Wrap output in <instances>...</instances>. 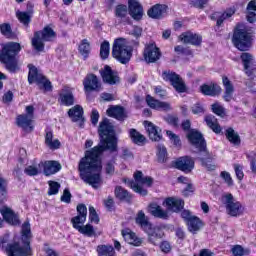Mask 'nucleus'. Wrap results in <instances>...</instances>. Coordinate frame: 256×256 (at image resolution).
I'll return each instance as SVG.
<instances>
[{"instance_id":"5701e85b","label":"nucleus","mask_w":256,"mask_h":256,"mask_svg":"<svg viewBox=\"0 0 256 256\" xmlns=\"http://www.w3.org/2000/svg\"><path fill=\"white\" fill-rule=\"evenodd\" d=\"M59 99L61 104L65 105L66 107H71V105L75 104V96H73V90L67 86L62 89V92L59 94Z\"/></svg>"},{"instance_id":"e2e57ef3","label":"nucleus","mask_w":256,"mask_h":256,"mask_svg":"<svg viewBox=\"0 0 256 256\" xmlns=\"http://www.w3.org/2000/svg\"><path fill=\"white\" fill-rule=\"evenodd\" d=\"M192 113L194 115H203L205 113V108L203 107V104L196 103L192 106Z\"/></svg>"},{"instance_id":"2f4dec72","label":"nucleus","mask_w":256,"mask_h":256,"mask_svg":"<svg viewBox=\"0 0 256 256\" xmlns=\"http://www.w3.org/2000/svg\"><path fill=\"white\" fill-rule=\"evenodd\" d=\"M149 211L153 217L157 219H169V213L159 206L157 203H152L149 205Z\"/></svg>"},{"instance_id":"473e14b6","label":"nucleus","mask_w":256,"mask_h":256,"mask_svg":"<svg viewBox=\"0 0 256 256\" xmlns=\"http://www.w3.org/2000/svg\"><path fill=\"white\" fill-rule=\"evenodd\" d=\"M165 9H167V6L156 4L148 10V17H151V19H161L165 13Z\"/></svg>"},{"instance_id":"4be33fe9","label":"nucleus","mask_w":256,"mask_h":256,"mask_svg":"<svg viewBox=\"0 0 256 256\" xmlns=\"http://www.w3.org/2000/svg\"><path fill=\"white\" fill-rule=\"evenodd\" d=\"M144 233H147L149 243L155 246L159 245V239H163V231L157 227L151 226Z\"/></svg>"},{"instance_id":"6e6552de","label":"nucleus","mask_w":256,"mask_h":256,"mask_svg":"<svg viewBox=\"0 0 256 256\" xmlns=\"http://www.w3.org/2000/svg\"><path fill=\"white\" fill-rule=\"evenodd\" d=\"M133 53L129 50L127 42L123 38H117L112 47V57L122 63V65H127L131 61Z\"/></svg>"},{"instance_id":"c756f323","label":"nucleus","mask_w":256,"mask_h":256,"mask_svg":"<svg viewBox=\"0 0 256 256\" xmlns=\"http://www.w3.org/2000/svg\"><path fill=\"white\" fill-rule=\"evenodd\" d=\"M114 194L116 199H118L119 201H124V203H131L133 199V195H131L129 191L121 186H116Z\"/></svg>"},{"instance_id":"f704fd0d","label":"nucleus","mask_w":256,"mask_h":256,"mask_svg":"<svg viewBox=\"0 0 256 256\" xmlns=\"http://www.w3.org/2000/svg\"><path fill=\"white\" fill-rule=\"evenodd\" d=\"M135 221H136V224L139 225L141 229H143L144 231H146V229L153 226V224L149 222V218L145 215V212H143V210H140L137 213Z\"/></svg>"},{"instance_id":"bf43d9fd","label":"nucleus","mask_w":256,"mask_h":256,"mask_svg":"<svg viewBox=\"0 0 256 256\" xmlns=\"http://www.w3.org/2000/svg\"><path fill=\"white\" fill-rule=\"evenodd\" d=\"M212 111L215 113V115H218V117L225 116V108L218 103L212 104Z\"/></svg>"},{"instance_id":"aec40b11","label":"nucleus","mask_w":256,"mask_h":256,"mask_svg":"<svg viewBox=\"0 0 256 256\" xmlns=\"http://www.w3.org/2000/svg\"><path fill=\"white\" fill-rule=\"evenodd\" d=\"M165 204L168 211H172L173 213H180L185 207V201H183V199L173 197L167 198Z\"/></svg>"},{"instance_id":"0e129e2a","label":"nucleus","mask_w":256,"mask_h":256,"mask_svg":"<svg viewBox=\"0 0 256 256\" xmlns=\"http://www.w3.org/2000/svg\"><path fill=\"white\" fill-rule=\"evenodd\" d=\"M231 251H232V254L234 256H243V255H245V249L241 245L233 246Z\"/></svg>"},{"instance_id":"412c9836","label":"nucleus","mask_w":256,"mask_h":256,"mask_svg":"<svg viewBox=\"0 0 256 256\" xmlns=\"http://www.w3.org/2000/svg\"><path fill=\"white\" fill-rule=\"evenodd\" d=\"M108 117H113L117 121H124L127 119V113H125V108L123 106H111L106 111Z\"/></svg>"},{"instance_id":"338daca9","label":"nucleus","mask_w":256,"mask_h":256,"mask_svg":"<svg viewBox=\"0 0 256 256\" xmlns=\"http://www.w3.org/2000/svg\"><path fill=\"white\" fill-rule=\"evenodd\" d=\"M0 195L5 197L7 195V180L0 176Z\"/></svg>"},{"instance_id":"cd10ccee","label":"nucleus","mask_w":256,"mask_h":256,"mask_svg":"<svg viewBox=\"0 0 256 256\" xmlns=\"http://www.w3.org/2000/svg\"><path fill=\"white\" fill-rule=\"evenodd\" d=\"M29 72H28V83L30 85H33V83H42L43 81V74L39 73V70L37 67H35L33 64H29Z\"/></svg>"},{"instance_id":"13d9d810","label":"nucleus","mask_w":256,"mask_h":256,"mask_svg":"<svg viewBox=\"0 0 256 256\" xmlns=\"http://www.w3.org/2000/svg\"><path fill=\"white\" fill-rule=\"evenodd\" d=\"M142 33L143 29H141V27H134L132 30V35L136 40H132L133 45H139V37H141Z\"/></svg>"},{"instance_id":"79ce46f5","label":"nucleus","mask_w":256,"mask_h":256,"mask_svg":"<svg viewBox=\"0 0 256 256\" xmlns=\"http://www.w3.org/2000/svg\"><path fill=\"white\" fill-rule=\"evenodd\" d=\"M78 51L84 57V59H87V57H89V53H91V44H89V41L87 39H83L81 41Z\"/></svg>"},{"instance_id":"8fccbe9b","label":"nucleus","mask_w":256,"mask_h":256,"mask_svg":"<svg viewBox=\"0 0 256 256\" xmlns=\"http://www.w3.org/2000/svg\"><path fill=\"white\" fill-rule=\"evenodd\" d=\"M48 185H49L48 195H57V193H59V189H61V184H59V182L50 180L48 181Z\"/></svg>"},{"instance_id":"a211bd4d","label":"nucleus","mask_w":256,"mask_h":256,"mask_svg":"<svg viewBox=\"0 0 256 256\" xmlns=\"http://www.w3.org/2000/svg\"><path fill=\"white\" fill-rule=\"evenodd\" d=\"M144 127L151 141H161V139H163V135H161V128L153 124V122L144 121Z\"/></svg>"},{"instance_id":"c03bdc74","label":"nucleus","mask_w":256,"mask_h":256,"mask_svg":"<svg viewBox=\"0 0 256 256\" xmlns=\"http://www.w3.org/2000/svg\"><path fill=\"white\" fill-rule=\"evenodd\" d=\"M0 31L4 37H7V39H13L15 35L13 34V30L11 29V24L9 23H3L0 25Z\"/></svg>"},{"instance_id":"2eb2a0df","label":"nucleus","mask_w":256,"mask_h":256,"mask_svg":"<svg viewBox=\"0 0 256 256\" xmlns=\"http://www.w3.org/2000/svg\"><path fill=\"white\" fill-rule=\"evenodd\" d=\"M100 75L102 81L108 85H117L119 83V75L109 65H105L104 69L100 70Z\"/></svg>"},{"instance_id":"58836bf2","label":"nucleus","mask_w":256,"mask_h":256,"mask_svg":"<svg viewBox=\"0 0 256 256\" xmlns=\"http://www.w3.org/2000/svg\"><path fill=\"white\" fill-rule=\"evenodd\" d=\"M45 143L49 149H59L61 147V142L59 139L53 140V132L47 131L45 136Z\"/></svg>"},{"instance_id":"423d86ee","label":"nucleus","mask_w":256,"mask_h":256,"mask_svg":"<svg viewBox=\"0 0 256 256\" xmlns=\"http://www.w3.org/2000/svg\"><path fill=\"white\" fill-rule=\"evenodd\" d=\"M128 11L135 21H141V19H143V6H141L137 0H128V8L127 5H117L115 8V16L120 19H125Z\"/></svg>"},{"instance_id":"39448f33","label":"nucleus","mask_w":256,"mask_h":256,"mask_svg":"<svg viewBox=\"0 0 256 256\" xmlns=\"http://www.w3.org/2000/svg\"><path fill=\"white\" fill-rule=\"evenodd\" d=\"M57 40V32L50 26H45L42 30L34 32L31 40L32 47L38 53L45 51V43H54Z\"/></svg>"},{"instance_id":"37998d69","label":"nucleus","mask_w":256,"mask_h":256,"mask_svg":"<svg viewBox=\"0 0 256 256\" xmlns=\"http://www.w3.org/2000/svg\"><path fill=\"white\" fill-rule=\"evenodd\" d=\"M77 231L80 232L81 235H85V237H95V235H97L91 224L80 226Z\"/></svg>"},{"instance_id":"3c124183","label":"nucleus","mask_w":256,"mask_h":256,"mask_svg":"<svg viewBox=\"0 0 256 256\" xmlns=\"http://www.w3.org/2000/svg\"><path fill=\"white\" fill-rule=\"evenodd\" d=\"M210 19H212V21H216V25L218 27H221V25H223V21H225V19H227V17L225 16V14H221L219 12H214L210 16Z\"/></svg>"},{"instance_id":"e433bc0d","label":"nucleus","mask_w":256,"mask_h":256,"mask_svg":"<svg viewBox=\"0 0 256 256\" xmlns=\"http://www.w3.org/2000/svg\"><path fill=\"white\" fill-rule=\"evenodd\" d=\"M122 236L126 243H129V245L139 247L141 243H143V240H141V238H138L137 235L133 232H122Z\"/></svg>"},{"instance_id":"6e6d98bb","label":"nucleus","mask_w":256,"mask_h":256,"mask_svg":"<svg viewBox=\"0 0 256 256\" xmlns=\"http://www.w3.org/2000/svg\"><path fill=\"white\" fill-rule=\"evenodd\" d=\"M247 159L250 161V169L256 175V153L250 152L247 154Z\"/></svg>"},{"instance_id":"f3484780","label":"nucleus","mask_w":256,"mask_h":256,"mask_svg":"<svg viewBox=\"0 0 256 256\" xmlns=\"http://www.w3.org/2000/svg\"><path fill=\"white\" fill-rule=\"evenodd\" d=\"M16 125L17 127H20L24 133H32L34 129L33 118L23 114H20L16 117Z\"/></svg>"},{"instance_id":"4c0bfd02","label":"nucleus","mask_w":256,"mask_h":256,"mask_svg":"<svg viewBox=\"0 0 256 256\" xmlns=\"http://www.w3.org/2000/svg\"><path fill=\"white\" fill-rule=\"evenodd\" d=\"M129 137L132 139V142L135 143V145H143L146 141L145 136L139 133V131H137L135 128H131L129 130Z\"/></svg>"},{"instance_id":"c85d7f7f","label":"nucleus","mask_w":256,"mask_h":256,"mask_svg":"<svg viewBox=\"0 0 256 256\" xmlns=\"http://www.w3.org/2000/svg\"><path fill=\"white\" fill-rule=\"evenodd\" d=\"M222 83L225 88L223 99H224V101L229 103V101H231L233 99V93L235 91V88L233 87L231 80H229V78L227 76H223Z\"/></svg>"},{"instance_id":"bb28decb","label":"nucleus","mask_w":256,"mask_h":256,"mask_svg":"<svg viewBox=\"0 0 256 256\" xmlns=\"http://www.w3.org/2000/svg\"><path fill=\"white\" fill-rule=\"evenodd\" d=\"M240 59L244 65L245 73L248 77H251V75H253V55H251L249 52H243L240 56Z\"/></svg>"},{"instance_id":"9d476101","label":"nucleus","mask_w":256,"mask_h":256,"mask_svg":"<svg viewBox=\"0 0 256 256\" xmlns=\"http://www.w3.org/2000/svg\"><path fill=\"white\" fill-rule=\"evenodd\" d=\"M162 79L168 81L177 93H185L187 91L185 81H183V78L176 72L165 70L162 72Z\"/></svg>"},{"instance_id":"680f3d73","label":"nucleus","mask_w":256,"mask_h":256,"mask_svg":"<svg viewBox=\"0 0 256 256\" xmlns=\"http://www.w3.org/2000/svg\"><path fill=\"white\" fill-rule=\"evenodd\" d=\"M220 177L225 181V183L231 187L233 185V178H231V174L227 171H222L220 173Z\"/></svg>"},{"instance_id":"393cba45","label":"nucleus","mask_w":256,"mask_h":256,"mask_svg":"<svg viewBox=\"0 0 256 256\" xmlns=\"http://www.w3.org/2000/svg\"><path fill=\"white\" fill-rule=\"evenodd\" d=\"M43 171L46 177L55 175V173H59V171H61V164L55 160L45 161L43 163Z\"/></svg>"},{"instance_id":"72a5a7b5","label":"nucleus","mask_w":256,"mask_h":256,"mask_svg":"<svg viewBox=\"0 0 256 256\" xmlns=\"http://www.w3.org/2000/svg\"><path fill=\"white\" fill-rule=\"evenodd\" d=\"M187 223L188 231L193 235H196L198 231H201L203 227V221L197 216H193Z\"/></svg>"},{"instance_id":"6ab92c4d","label":"nucleus","mask_w":256,"mask_h":256,"mask_svg":"<svg viewBox=\"0 0 256 256\" xmlns=\"http://www.w3.org/2000/svg\"><path fill=\"white\" fill-rule=\"evenodd\" d=\"M146 103L151 109H156V111H171V104L169 102H161L151 95L146 96Z\"/></svg>"},{"instance_id":"603ef678","label":"nucleus","mask_w":256,"mask_h":256,"mask_svg":"<svg viewBox=\"0 0 256 256\" xmlns=\"http://www.w3.org/2000/svg\"><path fill=\"white\" fill-rule=\"evenodd\" d=\"M17 17L20 23H23V25H26V27H28L29 23H31V15H29L28 12H19Z\"/></svg>"},{"instance_id":"a878e982","label":"nucleus","mask_w":256,"mask_h":256,"mask_svg":"<svg viewBox=\"0 0 256 256\" xmlns=\"http://www.w3.org/2000/svg\"><path fill=\"white\" fill-rule=\"evenodd\" d=\"M180 39L181 41H183V43H189L190 45H196V47H198V45H201V43L203 42V38L201 36H199L198 34H194L193 32H184L180 35Z\"/></svg>"},{"instance_id":"de8ad7c7","label":"nucleus","mask_w":256,"mask_h":256,"mask_svg":"<svg viewBox=\"0 0 256 256\" xmlns=\"http://www.w3.org/2000/svg\"><path fill=\"white\" fill-rule=\"evenodd\" d=\"M70 221L73 228L78 230L81 227V225L85 224V221H87V218L78 214L77 216L72 217Z\"/></svg>"},{"instance_id":"0eeeda50","label":"nucleus","mask_w":256,"mask_h":256,"mask_svg":"<svg viewBox=\"0 0 256 256\" xmlns=\"http://www.w3.org/2000/svg\"><path fill=\"white\" fill-rule=\"evenodd\" d=\"M134 179L135 181L129 179H124L123 181L135 193H138V195H141L142 197H146L148 193L147 189L141 187L140 185H147V187H151L153 185V178L150 176H143V172L136 171L134 173Z\"/></svg>"},{"instance_id":"09e8293b","label":"nucleus","mask_w":256,"mask_h":256,"mask_svg":"<svg viewBox=\"0 0 256 256\" xmlns=\"http://www.w3.org/2000/svg\"><path fill=\"white\" fill-rule=\"evenodd\" d=\"M110 45L109 41H104L100 46V57L105 60L109 57Z\"/></svg>"},{"instance_id":"ddd939ff","label":"nucleus","mask_w":256,"mask_h":256,"mask_svg":"<svg viewBox=\"0 0 256 256\" xmlns=\"http://www.w3.org/2000/svg\"><path fill=\"white\" fill-rule=\"evenodd\" d=\"M144 59L146 63H157L161 59V50L155 43L145 46Z\"/></svg>"},{"instance_id":"f8f14e48","label":"nucleus","mask_w":256,"mask_h":256,"mask_svg":"<svg viewBox=\"0 0 256 256\" xmlns=\"http://www.w3.org/2000/svg\"><path fill=\"white\" fill-rule=\"evenodd\" d=\"M223 203L226 205V210L231 217H237L241 213V202H235L233 194H226L223 196Z\"/></svg>"},{"instance_id":"7ed1b4c3","label":"nucleus","mask_w":256,"mask_h":256,"mask_svg":"<svg viewBox=\"0 0 256 256\" xmlns=\"http://www.w3.org/2000/svg\"><path fill=\"white\" fill-rule=\"evenodd\" d=\"M187 139L191 145L195 147L196 151H194V153H197L198 160L201 162L202 167H205L207 171H215V169H217L215 162H213L215 158L213 154L209 153V150H207V142L203 134L199 131L191 130L187 134Z\"/></svg>"},{"instance_id":"a19ab883","label":"nucleus","mask_w":256,"mask_h":256,"mask_svg":"<svg viewBox=\"0 0 256 256\" xmlns=\"http://www.w3.org/2000/svg\"><path fill=\"white\" fill-rule=\"evenodd\" d=\"M96 251L98 256H115V248L111 245H98Z\"/></svg>"},{"instance_id":"69168bd1","label":"nucleus","mask_w":256,"mask_h":256,"mask_svg":"<svg viewBox=\"0 0 256 256\" xmlns=\"http://www.w3.org/2000/svg\"><path fill=\"white\" fill-rule=\"evenodd\" d=\"M175 53H178V55H191L192 52L189 50V48H185L181 45H178L174 48Z\"/></svg>"},{"instance_id":"f257e3e1","label":"nucleus","mask_w":256,"mask_h":256,"mask_svg":"<svg viewBox=\"0 0 256 256\" xmlns=\"http://www.w3.org/2000/svg\"><path fill=\"white\" fill-rule=\"evenodd\" d=\"M98 135L100 137L98 145L87 150L85 156L78 163L80 179L93 187V189H99L103 184V179L101 178V171H103L101 154L105 153V151L110 153L119 151V138L115 134V126L108 118H104L99 123Z\"/></svg>"},{"instance_id":"9b49d317","label":"nucleus","mask_w":256,"mask_h":256,"mask_svg":"<svg viewBox=\"0 0 256 256\" xmlns=\"http://www.w3.org/2000/svg\"><path fill=\"white\" fill-rule=\"evenodd\" d=\"M83 85L86 93H92V91L99 93V91L103 90L101 81L95 74H88L83 81Z\"/></svg>"},{"instance_id":"1a4fd4ad","label":"nucleus","mask_w":256,"mask_h":256,"mask_svg":"<svg viewBox=\"0 0 256 256\" xmlns=\"http://www.w3.org/2000/svg\"><path fill=\"white\" fill-rule=\"evenodd\" d=\"M232 43L239 51H249L251 48V34L243 28V25H238L234 29Z\"/></svg>"},{"instance_id":"052dcab7","label":"nucleus","mask_w":256,"mask_h":256,"mask_svg":"<svg viewBox=\"0 0 256 256\" xmlns=\"http://www.w3.org/2000/svg\"><path fill=\"white\" fill-rule=\"evenodd\" d=\"M37 85H42L44 91H53V85H51V81L47 80L45 76L42 77V82H38Z\"/></svg>"},{"instance_id":"7c9ffc66","label":"nucleus","mask_w":256,"mask_h":256,"mask_svg":"<svg viewBox=\"0 0 256 256\" xmlns=\"http://www.w3.org/2000/svg\"><path fill=\"white\" fill-rule=\"evenodd\" d=\"M1 214L3 216V219H5V221L10 225H19V217H17V215H15V212H13V210H11L10 208H3L1 210Z\"/></svg>"},{"instance_id":"ea45409f","label":"nucleus","mask_w":256,"mask_h":256,"mask_svg":"<svg viewBox=\"0 0 256 256\" xmlns=\"http://www.w3.org/2000/svg\"><path fill=\"white\" fill-rule=\"evenodd\" d=\"M225 136L233 145H241V137L233 128H228L225 132Z\"/></svg>"},{"instance_id":"b1692460","label":"nucleus","mask_w":256,"mask_h":256,"mask_svg":"<svg viewBox=\"0 0 256 256\" xmlns=\"http://www.w3.org/2000/svg\"><path fill=\"white\" fill-rule=\"evenodd\" d=\"M68 116L72 119L74 123L80 121L79 127H83V123H85V118H83V107H81L80 105L72 107L68 111Z\"/></svg>"},{"instance_id":"a18cd8bd","label":"nucleus","mask_w":256,"mask_h":256,"mask_svg":"<svg viewBox=\"0 0 256 256\" xmlns=\"http://www.w3.org/2000/svg\"><path fill=\"white\" fill-rule=\"evenodd\" d=\"M157 156L159 163H165L167 161V148L163 144L157 146Z\"/></svg>"},{"instance_id":"c9c22d12","label":"nucleus","mask_w":256,"mask_h":256,"mask_svg":"<svg viewBox=\"0 0 256 256\" xmlns=\"http://www.w3.org/2000/svg\"><path fill=\"white\" fill-rule=\"evenodd\" d=\"M205 122L210 127L216 135H219L222 133L223 128H221V125L217 122V118L213 115H208L205 117Z\"/></svg>"},{"instance_id":"f03ea898","label":"nucleus","mask_w":256,"mask_h":256,"mask_svg":"<svg viewBox=\"0 0 256 256\" xmlns=\"http://www.w3.org/2000/svg\"><path fill=\"white\" fill-rule=\"evenodd\" d=\"M31 239L33 233L31 232V224L25 221L22 224L20 232V241L7 244V237L0 238V250L4 251L8 256H29L31 255Z\"/></svg>"},{"instance_id":"4468645a","label":"nucleus","mask_w":256,"mask_h":256,"mask_svg":"<svg viewBox=\"0 0 256 256\" xmlns=\"http://www.w3.org/2000/svg\"><path fill=\"white\" fill-rule=\"evenodd\" d=\"M175 167L183 173H191L195 169V160L190 156L180 157L175 161Z\"/></svg>"},{"instance_id":"4d7b16f0","label":"nucleus","mask_w":256,"mask_h":256,"mask_svg":"<svg viewBox=\"0 0 256 256\" xmlns=\"http://www.w3.org/2000/svg\"><path fill=\"white\" fill-rule=\"evenodd\" d=\"M210 0H190V5L196 9H205Z\"/></svg>"},{"instance_id":"774afa93","label":"nucleus","mask_w":256,"mask_h":256,"mask_svg":"<svg viewBox=\"0 0 256 256\" xmlns=\"http://www.w3.org/2000/svg\"><path fill=\"white\" fill-rule=\"evenodd\" d=\"M71 191H69V189H64L63 195L61 196V201L62 203H71Z\"/></svg>"},{"instance_id":"20e7f679","label":"nucleus","mask_w":256,"mask_h":256,"mask_svg":"<svg viewBox=\"0 0 256 256\" xmlns=\"http://www.w3.org/2000/svg\"><path fill=\"white\" fill-rule=\"evenodd\" d=\"M20 51L21 44L17 42H8L0 51V62L5 63L6 69L11 73H15V71H17V62H15V57L19 55Z\"/></svg>"},{"instance_id":"dca6fc26","label":"nucleus","mask_w":256,"mask_h":256,"mask_svg":"<svg viewBox=\"0 0 256 256\" xmlns=\"http://www.w3.org/2000/svg\"><path fill=\"white\" fill-rule=\"evenodd\" d=\"M199 90L202 95L207 97H217V95H221V86L214 82L202 84Z\"/></svg>"},{"instance_id":"864d4df0","label":"nucleus","mask_w":256,"mask_h":256,"mask_svg":"<svg viewBox=\"0 0 256 256\" xmlns=\"http://www.w3.org/2000/svg\"><path fill=\"white\" fill-rule=\"evenodd\" d=\"M24 173L28 175V177H36L41 173V169H38L36 166L30 165L24 169Z\"/></svg>"},{"instance_id":"49530a36","label":"nucleus","mask_w":256,"mask_h":256,"mask_svg":"<svg viewBox=\"0 0 256 256\" xmlns=\"http://www.w3.org/2000/svg\"><path fill=\"white\" fill-rule=\"evenodd\" d=\"M167 137H169L171 143L174 145V147H177L178 149H181V138L179 135L173 133V131L168 130L166 131Z\"/></svg>"},{"instance_id":"5fc2aeb1","label":"nucleus","mask_w":256,"mask_h":256,"mask_svg":"<svg viewBox=\"0 0 256 256\" xmlns=\"http://www.w3.org/2000/svg\"><path fill=\"white\" fill-rule=\"evenodd\" d=\"M89 220L91 221V223L99 225V215L97 214V211L93 206L89 207Z\"/></svg>"}]
</instances>
